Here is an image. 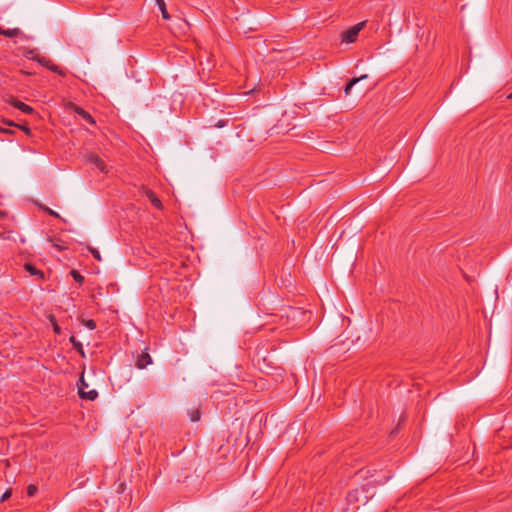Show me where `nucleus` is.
Here are the masks:
<instances>
[{
	"label": "nucleus",
	"instance_id": "b1692460",
	"mask_svg": "<svg viewBox=\"0 0 512 512\" xmlns=\"http://www.w3.org/2000/svg\"><path fill=\"white\" fill-rule=\"evenodd\" d=\"M225 124H226V122H225L224 120H220V121H218V123L216 124V126H217L218 128H222V127H224V126H225Z\"/></svg>",
	"mask_w": 512,
	"mask_h": 512
},
{
	"label": "nucleus",
	"instance_id": "9b49d317",
	"mask_svg": "<svg viewBox=\"0 0 512 512\" xmlns=\"http://www.w3.org/2000/svg\"><path fill=\"white\" fill-rule=\"evenodd\" d=\"M305 312L302 311L300 308H293V307H289L287 309V312H286V317L287 318H295L296 316H298L299 314H304Z\"/></svg>",
	"mask_w": 512,
	"mask_h": 512
},
{
	"label": "nucleus",
	"instance_id": "aec40b11",
	"mask_svg": "<svg viewBox=\"0 0 512 512\" xmlns=\"http://www.w3.org/2000/svg\"><path fill=\"white\" fill-rule=\"evenodd\" d=\"M41 208H42L44 211H46L49 215H51V216H53V217H56V218H59V217H60V216H59V214H58L56 211H54V210H52V209H50V208H48V207H46V206H41Z\"/></svg>",
	"mask_w": 512,
	"mask_h": 512
},
{
	"label": "nucleus",
	"instance_id": "f257e3e1",
	"mask_svg": "<svg viewBox=\"0 0 512 512\" xmlns=\"http://www.w3.org/2000/svg\"><path fill=\"white\" fill-rule=\"evenodd\" d=\"M364 26L365 22H360L351 27L350 29H348L346 32L342 34V41L346 43L355 42L359 32L363 29Z\"/></svg>",
	"mask_w": 512,
	"mask_h": 512
},
{
	"label": "nucleus",
	"instance_id": "c85d7f7f",
	"mask_svg": "<svg viewBox=\"0 0 512 512\" xmlns=\"http://www.w3.org/2000/svg\"><path fill=\"white\" fill-rule=\"evenodd\" d=\"M22 129L25 130L26 132H29V129L26 127H22Z\"/></svg>",
	"mask_w": 512,
	"mask_h": 512
},
{
	"label": "nucleus",
	"instance_id": "39448f33",
	"mask_svg": "<svg viewBox=\"0 0 512 512\" xmlns=\"http://www.w3.org/2000/svg\"><path fill=\"white\" fill-rule=\"evenodd\" d=\"M11 105L14 106L15 108L21 110L22 112L26 113V114H31L33 112V108L30 107L29 105L23 103L22 101H19L17 99H13L11 101Z\"/></svg>",
	"mask_w": 512,
	"mask_h": 512
},
{
	"label": "nucleus",
	"instance_id": "ddd939ff",
	"mask_svg": "<svg viewBox=\"0 0 512 512\" xmlns=\"http://www.w3.org/2000/svg\"><path fill=\"white\" fill-rule=\"evenodd\" d=\"M363 493H364L363 488H362L361 490L356 489V490H354L353 492H350V493L348 494L347 499H348V501H349V502H351V501H353V500H355V501H359L360 499H359V497H358V494H363Z\"/></svg>",
	"mask_w": 512,
	"mask_h": 512
},
{
	"label": "nucleus",
	"instance_id": "20e7f679",
	"mask_svg": "<svg viewBox=\"0 0 512 512\" xmlns=\"http://www.w3.org/2000/svg\"><path fill=\"white\" fill-rule=\"evenodd\" d=\"M89 162L94 165L97 169H99L103 173H107L108 169L104 161L96 154H91L88 158Z\"/></svg>",
	"mask_w": 512,
	"mask_h": 512
},
{
	"label": "nucleus",
	"instance_id": "dca6fc26",
	"mask_svg": "<svg viewBox=\"0 0 512 512\" xmlns=\"http://www.w3.org/2000/svg\"><path fill=\"white\" fill-rule=\"evenodd\" d=\"M48 69L51 70L52 72L59 74V75H62V76L65 75V73L57 65L53 64L52 62L48 66Z\"/></svg>",
	"mask_w": 512,
	"mask_h": 512
},
{
	"label": "nucleus",
	"instance_id": "9d476101",
	"mask_svg": "<svg viewBox=\"0 0 512 512\" xmlns=\"http://www.w3.org/2000/svg\"><path fill=\"white\" fill-rule=\"evenodd\" d=\"M74 111L79 115L81 116L84 120L88 121L89 123L91 124H95V121L94 119L92 118V116L86 112L83 108L81 107H75Z\"/></svg>",
	"mask_w": 512,
	"mask_h": 512
},
{
	"label": "nucleus",
	"instance_id": "1a4fd4ad",
	"mask_svg": "<svg viewBox=\"0 0 512 512\" xmlns=\"http://www.w3.org/2000/svg\"><path fill=\"white\" fill-rule=\"evenodd\" d=\"M368 78V75L367 74H364L358 78H353L352 80H350V82L346 85L345 89H344V92H345V95H349L350 92H351V89L352 87L357 84L359 81H362L364 79H367Z\"/></svg>",
	"mask_w": 512,
	"mask_h": 512
},
{
	"label": "nucleus",
	"instance_id": "393cba45",
	"mask_svg": "<svg viewBox=\"0 0 512 512\" xmlns=\"http://www.w3.org/2000/svg\"><path fill=\"white\" fill-rule=\"evenodd\" d=\"M3 123L7 124L8 126H13L14 123L12 121H9V120H3Z\"/></svg>",
	"mask_w": 512,
	"mask_h": 512
},
{
	"label": "nucleus",
	"instance_id": "6e6552de",
	"mask_svg": "<svg viewBox=\"0 0 512 512\" xmlns=\"http://www.w3.org/2000/svg\"><path fill=\"white\" fill-rule=\"evenodd\" d=\"M145 195L155 208L162 209V203L154 192H152L151 190H146Z\"/></svg>",
	"mask_w": 512,
	"mask_h": 512
},
{
	"label": "nucleus",
	"instance_id": "c756f323",
	"mask_svg": "<svg viewBox=\"0 0 512 512\" xmlns=\"http://www.w3.org/2000/svg\"><path fill=\"white\" fill-rule=\"evenodd\" d=\"M509 98H512V93L509 95Z\"/></svg>",
	"mask_w": 512,
	"mask_h": 512
},
{
	"label": "nucleus",
	"instance_id": "cd10ccee",
	"mask_svg": "<svg viewBox=\"0 0 512 512\" xmlns=\"http://www.w3.org/2000/svg\"><path fill=\"white\" fill-rule=\"evenodd\" d=\"M367 500H368V496L363 495L362 501H363L364 503H366V502H367Z\"/></svg>",
	"mask_w": 512,
	"mask_h": 512
},
{
	"label": "nucleus",
	"instance_id": "6ab92c4d",
	"mask_svg": "<svg viewBox=\"0 0 512 512\" xmlns=\"http://www.w3.org/2000/svg\"><path fill=\"white\" fill-rule=\"evenodd\" d=\"M190 419L193 422L198 421L200 419V412H199V410L192 411L191 414H190Z\"/></svg>",
	"mask_w": 512,
	"mask_h": 512
},
{
	"label": "nucleus",
	"instance_id": "423d86ee",
	"mask_svg": "<svg viewBox=\"0 0 512 512\" xmlns=\"http://www.w3.org/2000/svg\"><path fill=\"white\" fill-rule=\"evenodd\" d=\"M24 268L31 276H35L38 279H42L44 277V273L31 263H26Z\"/></svg>",
	"mask_w": 512,
	"mask_h": 512
},
{
	"label": "nucleus",
	"instance_id": "5701e85b",
	"mask_svg": "<svg viewBox=\"0 0 512 512\" xmlns=\"http://www.w3.org/2000/svg\"><path fill=\"white\" fill-rule=\"evenodd\" d=\"M38 55L34 52V50H29L27 53H26V57L28 59H32L31 57H37Z\"/></svg>",
	"mask_w": 512,
	"mask_h": 512
},
{
	"label": "nucleus",
	"instance_id": "7ed1b4c3",
	"mask_svg": "<svg viewBox=\"0 0 512 512\" xmlns=\"http://www.w3.org/2000/svg\"><path fill=\"white\" fill-rule=\"evenodd\" d=\"M152 363V358L147 352H142L138 355L136 360V367L139 369H144L148 365Z\"/></svg>",
	"mask_w": 512,
	"mask_h": 512
},
{
	"label": "nucleus",
	"instance_id": "bb28decb",
	"mask_svg": "<svg viewBox=\"0 0 512 512\" xmlns=\"http://www.w3.org/2000/svg\"><path fill=\"white\" fill-rule=\"evenodd\" d=\"M54 331H55L56 333H60V328H59V326H58V325H55V326H54Z\"/></svg>",
	"mask_w": 512,
	"mask_h": 512
},
{
	"label": "nucleus",
	"instance_id": "a878e982",
	"mask_svg": "<svg viewBox=\"0 0 512 512\" xmlns=\"http://www.w3.org/2000/svg\"><path fill=\"white\" fill-rule=\"evenodd\" d=\"M0 132H3V133H11V130H9V129H5V128H0Z\"/></svg>",
	"mask_w": 512,
	"mask_h": 512
},
{
	"label": "nucleus",
	"instance_id": "4be33fe9",
	"mask_svg": "<svg viewBox=\"0 0 512 512\" xmlns=\"http://www.w3.org/2000/svg\"><path fill=\"white\" fill-rule=\"evenodd\" d=\"M11 496V492L10 491H6L0 498V502H4L6 501L9 497Z\"/></svg>",
	"mask_w": 512,
	"mask_h": 512
},
{
	"label": "nucleus",
	"instance_id": "a211bd4d",
	"mask_svg": "<svg viewBox=\"0 0 512 512\" xmlns=\"http://www.w3.org/2000/svg\"><path fill=\"white\" fill-rule=\"evenodd\" d=\"M37 493V487L33 484L29 485L27 488V494L30 497H33Z\"/></svg>",
	"mask_w": 512,
	"mask_h": 512
},
{
	"label": "nucleus",
	"instance_id": "0eeeda50",
	"mask_svg": "<svg viewBox=\"0 0 512 512\" xmlns=\"http://www.w3.org/2000/svg\"><path fill=\"white\" fill-rule=\"evenodd\" d=\"M21 34V30L19 28H4L0 27V35H3L5 37L13 38L17 37Z\"/></svg>",
	"mask_w": 512,
	"mask_h": 512
},
{
	"label": "nucleus",
	"instance_id": "f8f14e48",
	"mask_svg": "<svg viewBox=\"0 0 512 512\" xmlns=\"http://www.w3.org/2000/svg\"><path fill=\"white\" fill-rule=\"evenodd\" d=\"M156 3L159 7V9L161 10V13H162V17L164 19H169L170 18V15L168 14L167 12V9H166V5H165V2L164 0H156Z\"/></svg>",
	"mask_w": 512,
	"mask_h": 512
},
{
	"label": "nucleus",
	"instance_id": "2eb2a0df",
	"mask_svg": "<svg viewBox=\"0 0 512 512\" xmlns=\"http://www.w3.org/2000/svg\"><path fill=\"white\" fill-rule=\"evenodd\" d=\"M71 275L73 279L78 283H82L84 281V277L76 270H72Z\"/></svg>",
	"mask_w": 512,
	"mask_h": 512
},
{
	"label": "nucleus",
	"instance_id": "f03ea898",
	"mask_svg": "<svg viewBox=\"0 0 512 512\" xmlns=\"http://www.w3.org/2000/svg\"><path fill=\"white\" fill-rule=\"evenodd\" d=\"M88 387V384L85 383L84 379L81 378V386L79 387V395L83 399L87 400H95L98 396V393L96 390L92 389L89 391H85V388Z\"/></svg>",
	"mask_w": 512,
	"mask_h": 512
},
{
	"label": "nucleus",
	"instance_id": "f3484780",
	"mask_svg": "<svg viewBox=\"0 0 512 512\" xmlns=\"http://www.w3.org/2000/svg\"><path fill=\"white\" fill-rule=\"evenodd\" d=\"M89 251L91 252V254L93 255V257L96 260H98V261L102 260L101 255H100L99 251L96 248L89 247Z\"/></svg>",
	"mask_w": 512,
	"mask_h": 512
},
{
	"label": "nucleus",
	"instance_id": "412c9836",
	"mask_svg": "<svg viewBox=\"0 0 512 512\" xmlns=\"http://www.w3.org/2000/svg\"><path fill=\"white\" fill-rule=\"evenodd\" d=\"M84 324H85V326H86L87 328H89L90 330H94V329L96 328V323H95V321H94V320H92V319L86 320Z\"/></svg>",
	"mask_w": 512,
	"mask_h": 512
},
{
	"label": "nucleus",
	"instance_id": "4468645a",
	"mask_svg": "<svg viewBox=\"0 0 512 512\" xmlns=\"http://www.w3.org/2000/svg\"><path fill=\"white\" fill-rule=\"evenodd\" d=\"M32 60L37 61L40 65L47 67L51 64V60L47 59L45 57L37 56V57H31Z\"/></svg>",
	"mask_w": 512,
	"mask_h": 512
}]
</instances>
